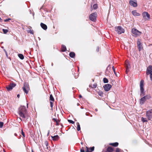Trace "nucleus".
<instances>
[{"label": "nucleus", "mask_w": 152, "mask_h": 152, "mask_svg": "<svg viewBox=\"0 0 152 152\" xmlns=\"http://www.w3.org/2000/svg\"><path fill=\"white\" fill-rule=\"evenodd\" d=\"M27 112L25 106H21L19 108L18 114L20 117L22 118V119L21 118H19L20 121L22 120H24L26 118V119L28 118V116L27 115Z\"/></svg>", "instance_id": "f257e3e1"}, {"label": "nucleus", "mask_w": 152, "mask_h": 152, "mask_svg": "<svg viewBox=\"0 0 152 152\" xmlns=\"http://www.w3.org/2000/svg\"><path fill=\"white\" fill-rule=\"evenodd\" d=\"M144 81L142 80L140 82V96L141 97L145 95V91L144 89Z\"/></svg>", "instance_id": "f03ea898"}, {"label": "nucleus", "mask_w": 152, "mask_h": 152, "mask_svg": "<svg viewBox=\"0 0 152 152\" xmlns=\"http://www.w3.org/2000/svg\"><path fill=\"white\" fill-rule=\"evenodd\" d=\"M151 98V96L150 94L147 95L141 98L140 100V104L141 105H142L147 100Z\"/></svg>", "instance_id": "7ed1b4c3"}, {"label": "nucleus", "mask_w": 152, "mask_h": 152, "mask_svg": "<svg viewBox=\"0 0 152 152\" xmlns=\"http://www.w3.org/2000/svg\"><path fill=\"white\" fill-rule=\"evenodd\" d=\"M115 31L119 34H121L124 32V29L120 26L116 27L115 28Z\"/></svg>", "instance_id": "20e7f679"}, {"label": "nucleus", "mask_w": 152, "mask_h": 152, "mask_svg": "<svg viewBox=\"0 0 152 152\" xmlns=\"http://www.w3.org/2000/svg\"><path fill=\"white\" fill-rule=\"evenodd\" d=\"M97 14L96 12L91 14L89 16V19L93 21H95L96 20Z\"/></svg>", "instance_id": "39448f33"}, {"label": "nucleus", "mask_w": 152, "mask_h": 152, "mask_svg": "<svg viewBox=\"0 0 152 152\" xmlns=\"http://www.w3.org/2000/svg\"><path fill=\"white\" fill-rule=\"evenodd\" d=\"M137 47L139 51L142 50L143 49L142 44L141 42V41L140 39H138L137 40Z\"/></svg>", "instance_id": "423d86ee"}, {"label": "nucleus", "mask_w": 152, "mask_h": 152, "mask_svg": "<svg viewBox=\"0 0 152 152\" xmlns=\"http://www.w3.org/2000/svg\"><path fill=\"white\" fill-rule=\"evenodd\" d=\"M142 16L143 18L146 20H149L150 18V15L148 13L146 12H144L142 13Z\"/></svg>", "instance_id": "0eeeda50"}, {"label": "nucleus", "mask_w": 152, "mask_h": 152, "mask_svg": "<svg viewBox=\"0 0 152 152\" xmlns=\"http://www.w3.org/2000/svg\"><path fill=\"white\" fill-rule=\"evenodd\" d=\"M132 32L133 34L136 36H140L141 34L140 31H138L137 29L134 28H133L132 30Z\"/></svg>", "instance_id": "6e6552de"}, {"label": "nucleus", "mask_w": 152, "mask_h": 152, "mask_svg": "<svg viewBox=\"0 0 152 152\" xmlns=\"http://www.w3.org/2000/svg\"><path fill=\"white\" fill-rule=\"evenodd\" d=\"M146 116L148 120H150L152 118V109L146 111Z\"/></svg>", "instance_id": "1a4fd4ad"}, {"label": "nucleus", "mask_w": 152, "mask_h": 152, "mask_svg": "<svg viewBox=\"0 0 152 152\" xmlns=\"http://www.w3.org/2000/svg\"><path fill=\"white\" fill-rule=\"evenodd\" d=\"M16 84L13 83H10L9 86L6 87V88L8 91L12 90L13 88L15 86Z\"/></svg>", "instance_id": "9d476101"}, {"label": "nucleus", "mask_w": 152, "mask_h": 152, "mask_svg": "<svg viewBox=\"0 0 152 152\" xmlns=\"http://www.w3.org/2000/svg\"><path fill=\"white\" fill-rule=\"evenodd\" d=\"M152 73V66L150 65L147 68L146 74L147 75Z\"/></svg>", "instance_id": "9b49d317"}, {"label": "nucleus", "mask_w": 152, "mask_h": 152, "mask_svg": "<svg viewBox=\"0 0 152 152\" xmlns=\"http://www.w3.org/2000/svg\"><path fill=\"white\" fill-rule=\"evenodd\" d=\"M111 87V85L109 84H105L104 86V89L106 91H109Z\"/></svg>", "instance_id": "f8f14e48"}, {"label": "nucleus", "mask_w": 152, "mask_h": 152, "mask_svg": "<svg viewBox=\"0 0 152 152\" xmlns=\"http://www.w3.org/2000/svg\"><path fill=\"white\" fill-rule=\"evenodd\" d=\"M129 3L131 6L133 7H136L137 6V2L136 0H135V1L132 0H130L129 1Z\"/></svg>", "instance_id": "ddd939ff"}, {"label": "nucleus", "mask_w": 152, "mask_h": 152, "mask_svg": "<svg viewBox=\"0 0 152 152\" xmlns=\"http://www.w3.org/2000/svg\"><path fill=\"white\" fill-rule=\"evenodd\" d=\"M132 14L134 16H139L140 14L139 13L137 12L136 10H134L132 11Z\"/></svg>", "instance_id": "4468645a"}, {"label": "nucleus", "mask_w": 152, "mask_h": 152, "mask_svg": "<svg viewBox=\"0 0 152 152\" xmlns=\"http://www.w3.org/2000/svg\"><path fill=\"white\" fill-rule=\"evenodd\" d=\"M52 140L54 141H56L58 140L59 138V137L58 135L53 136H51Z\"/></svg>", "instance_id": "2eb2a0df"}, {"label": "nucleus", "mask_w": 152, "mask_h": 152, "mask_svg": "<svg viewBox=\"0 0 152 152\" xmlns=\"http://www.w3.org/2000/svg\"><path fill=\"white\" fill-rule=\"evenodd\" d=\"M40 26L44 30H46L47 29V25L42 23H41Z\"/></svg>", "instance_id": "dca6fc26"}, {"label": "nucleus", "mask_w": 152, "mask_h": 152, "mask_svg": "<svg viewBox=\"0 0 152 152\" xmlns=\"http://www.w3.org/2000/svg\"><path fill=\"white\" fill-rule=\"evenodd\" d=\"M113 149L111 147H108L107 150L106 152H113Z\"/></svg>", "instance_id": "f3484780"}, {"label": "nucleus", "mask_w": 152, "mask_h": 152, "mask_svg": "<svg viewBox=\"0 0 152 152\" xmlns=\"http://www.w3.org/2000/svg\"><path fill=\"white\" fill-rule=\"evenodd\" d=\"M69 56L72 58H74L75 56V54L73 52H71L69 54Z\"/></svg>", "instance_id": "a211bd4d"}, {"label": "nucleus", "mask_w": 152, "mask_h": 152, "mask_svg": "<svg viewBox=\"0 0 152 152\" xmlns=\"http://www.w3.org/2000/svg\"><path fill=\"white\" fill-rule=\"evenodd\" d=\"M61 50L62 52H65L66 50V47L63 45H62Z\"/></svg>", "instance_id": "6ab92c4d"}, {"label": "nucleus", "mask_w": 152, "mask_h": 152, "mask_svg": "<svg viewBox=\"0 0 152 152\" xmlns=\"http://www.w3.org/2000/svg\"><path fill=\"white\" fill-rule=\"evenodd\" d=\"M110 145H111L114 147H116L118 145V143L117 142H115V143H111L110 144Z\"/></svg>", "instance_id": "aec40b11"}, {"label": "nucleus", "mask_w": 152, "mask_h": 152, "mask_svg": "<svg viewBox=\"0 0 152 152\" xmlns=\"http://www.w3.org/2000/svg\"><path fill=\"white\" fill-rule=\"evenodd\" d=\"M23 89L24 91L25 92L26 94L28 93L29 89H27V88H26L25 87H23Z\"/></svg>", "instance_id": "412c9836"}, {"label": "nucleus", "mask_w": 152, "mask_h": 152, "mask_svg": "<svg viewBox=\"0 0 152 152\" xmlns=\"http://www.w3.org/2000/svg\"><path fill=\"white\" fill-rule=\"evenodd\" d=\"M18 56L21 59L23 60L24 58V57L23 55L21 54H18Z\"/></svg>", "instance_id": "4be33fe9"}, {"label": "nucleus", "mask_w": 152, "mask_h": 152, "mask_svg": "<svg viewBox=\"0 0 152 152\" xmlns=\"http://www.w3.org/2000/svg\"><path fill=\"white\" fill-rule=\"evenodd\" d=\"M76 125L77 126V130L78 131H79L80 130V124L79 123L77 122L76 123Z\"/></svg>", "instance_id": "5701e85b"}, {"label": "nucleus", "mask_w": 152, "mask_h": 152, "mask_svg": "<svg viewBox=\"0 0 152 152\" xmlns=\"http://www.w3.org/2000/svg\"><path fill=\"white\" fill-rule=\"evenodd\" d=\"M27 31L28 33H30L31 34H34L33 31V30H31L30 28H28V29L27 30Z\"/></svg>", "instance_id": "b1692460"}, {"label": "nucleus", "mask_w": 152, "mask_h": 152, "mask_svg": "<svg viewBox=\"0 0 152 152\" xmlns=\"http://www.w3.org/2000/svg\"><path fill=\"white\" fill-rule=\"evenodd\" d=\"M28 87H29V85L28 83H24L23 87H25L26 88H27L28 89H29Z\"/></svg>", "instance_id": "393cba45"}, {"label": "nucleus", "mask_w": 152, "mask_h": 152, "mask_svg": "<svg viewBox=\"0 0 152 152\" xmlns=\"http://www.w3.org/2000/svg\"><path fill=\"white\" fill-rule=\"evenodd\" d=\"M44 144L45 145V148H46L47 149H48V142L47 141H45L44 142Z\"/></svg>", "instance_id": "a878e982"}, {"label": "nucleus", "mask_w": 152, "mask_h": 152, "mask_svg": "<svg viewBox=\"0 0 152 152\" xmlns=\"http://www.w3.org/2000/svg\"><path fill=\"white\" fill-rule=\"evenodd\" d=\"M103 82L104 83H107L108 82V79L106 78H104L103 79Z\"/></svg>", "instance_id": "bb28decb"}, {"label": "nucleus", "mask_w": 152, "mask_h": 152, "mask_svg": "<svg viewBox=\"0 0 152 152\" xmlns=\"http://www.w3.org/2000/svg\"><path fill=\"white\" fill-rule=\"evenodd\" d=\"M98 94L99 95L101 96H103V93L102 91H99L98 92Z\"/></svg>", "instance_id": "cd10ccee"}, {"label": "nucleus", "mask_w": 152, "mask_h": 152, "mask_svg": "<svg viewBox=\"0 0 152 152\" xmlns=\"http://www.w3.org/2000/svg\"><path fill=\"white\" fill-rule=\"evenodd\" d=\"M141 120L143 123L147 122V120H146V118H144L143 117L141 118Z\"/></svg>", "instance_id": "c85d7f7f"}, {"label": "nucleus", "mask_w": 152, "mask_h": 152, "mask_svg": "<svg viewBox=\"0 0 152 152\" xmlns=\"http://www.w3.org/2000/svg\"><path fill=\"white\" fill-rule=\"evenodd\" d=\"M50 99L51 101H54V99L53 98V97L52 94H50Z\"/></svg>", "instance_id": "c756f323"}, {"label": "nucleus", "mask_w": 152, "mask_h": 152, "mask_svg": "<svg viewBox=\"0 0 152 152\" xmlns=\"http://www.w3.org/2000/svg\"><path fill=\"white\" fill-rule=\"evenodd\" d=\"M3 31L4 33L5 34H6L8 32V30L7 29H3Z\"/></svg>", "instance_id": "7c9ffc66"}, {"label": "nucleus", "mask_w": 152, "mask_h": 152, "mask_svg": "<svg viewBox=\"0 0 152 152\" xmlns=\"http://www.w3.org/2000/svg\"><path fill=\"white\" fill-rule=\"evenodd\" d=\"M93 8L94 9H96L97 8V5L96 4H94L93 6Z\"/></svg>", "instance_id": "2f4dec72"}, {"label": "nucleus", "mask_w": 152, "mask_h": 152, "mask_svg": "<svg viewBox=\"0 0 152 152\" xmlns=\"http://www.w3.org/2000/svg\"><path fill=\"white\" fill-rule=\"evenodd\" d=\"M86 151L85 152H91L90 151V148H88L87 147H86Z\"/></svg>", "instance_id": "473e14b6"}, {"label": "nucleus", "mask_w": 152, "mask_h": 152, "mask_svg": "<svg viewBox=\"0 0 152 152\" xmlns=\"http://www.w3.org/2000/svg\"><path fill=\"white\" fill-rule=\"evenodd\" d=\"M4 124V123L2 122H0V128H1L2 127Z\"/></svg>", "instance_id": "72a5a7b5"}, {"label": "nucleus", "mask_w": 152, "mask_h": 152, "mask_svg": "<svg viewBox=\"0 0 152 152\" xmlns=\"http://www.w3.org/2000/svg\"><path fill=\"white\" fill-rule=\"evenodd\" d=\"M68 121L70 123L74 124V122L73 121L71 120H68Z\"/></svg>", "instance_id": "f704fd0d"}, {"label": "nucleus", "mask_w": 152, "mask_h": 152, "mask_svg": "<svg viewBox=\"0 0 152 152\" xmlns=\"http://www.w3.org/2000/svg\"><path fill=\"white\" fill-rule=\"evenodd\" d=\"M90 148V149L91 150V151H93L94 150V146L91 147Z\"/></svg>", "instance_id": "c9c22d12"}, {"label": "nucleus", "mask_w": 152, "mask_h": 152, "mask_svg": "<svg viewBox=\"0 0 152 152\" xmlns=\"http://www.w3.org/2000/svg\"><path fill=\"white\" fill-rule=\"evenodd\" d=\"M97 86L96 83H94L93 86V87H92V88H95Z\"/></svg>", "instance_id": "e433bc0d"}, {"label": "nucleus", "mask_w": 152, "mask_h": 152, "mask_svg": "<svg viewBox=\"0 0 152 152\" xmlns=\"http://www.w3.org/2000/svg\"><path fill=\"white\" fill-rule=\"evenodd\" d=\"M112 68H113V72H114V74L116 75V72L115 71V69L114 68V67L113 66H112Z\"/></svg>", "instance_id": "4c0bfd02"}, {"label": "nucleus", "mask_w": 152, "mask_h": 152, "mask_svg": "<svg viewBox=\"0 0 152 152\" xmlns=\"http://www.w3.org/2000/svg\"><path fill=\"white\" fill-rule=\"evenodd\" d=\"M21 134H22V135L24 137H25V135L24 132L23 131V129H22V130H21Z\"/></svg>", "instance_id": "58836bf2"}, {"label": "nucleus", "mask_w": 152, "mask_h": 152, "mask_svg": "<svg viewBox=\"0 0 152 152\" xmlns=\"http://www.w3.org/2000/svg\"><path fill=\"white\" fill-rule=\"evenodd\" d=\"M50 106L52 108V109L53 106V102H50Z\"/></svg>", "instance_id": "ea45409f"}, {"label": "nucleus", "mask_w": 152, "mask_h": 152, "mask_svg": "<svg viewBox=\"0 0 152 152\" xmlns=\"http://www.w3.org/2000/svg\"><path fill=\"white\" fill-rule=\"evenodd\" d=\"M11 20V19L10 18H8V19H6L5 20H4V21L6 22H7V21H9V20Z\"/></svg>", "instance_id": "a19ab883"}, {"label": "nucleus", "mask_w": 152, "mask_h": 152, "mask_svg": "<svg viewBox=\"0 0 152 152\" xmlns=\"http://www.w3.org/2000/svg\"><path fill=\"white\" fill-rule=\"evenodd\" d=\"M150 75L151 80L152 81V73Z\"/></svg>", "instance_id": "79ce46f5"}, {"label": "nucleus", "mask_w": 152, "mask_h": 152, "mask_svg": "<svg viewBox=\"0 0 152 152\" xmlns=\"http://www.w3.org/2000/svg\"><path fill=\"white\" fill-rule=\"evenodd\" d=\"M80 152H85V150L83 149H81L80 150Z\"/></svg>", "instance_id": "37998d69"}, {"label": "nucleus", "mask_w": 152, "mask_h": 152, "mask_svg": "<svg viewBox=\"0 0 152 152\" xmlns=\"http://www.w3.org/2000/svg\"><path fill=\"white\" fill-rule=\"evenodd\" d=\"M4 50V52H5V54H6V56H8V55H7V51H6V50Z\"/></svg>", "instance_id": "c03bdc74"}, {"label": "nucleus", "mask_w": 152, "mask_h": 152, "mask_svg": "<svg viewBox=\"0 0 152 152\" xmlns=\"http://www.w3.org/2000/svg\"><path fill=\"white\" fill-rule=\"evenodd\" d=\"M50 131L48 130V133L47 134V136H49V134H50Z\"/></svg>", "instance_id": "a18cd8bd"}, {"label": "nucleus", "mask_w": 152, "mask_h": 152, "mask_svg": "<svg viewBox=\"0 0 152 152\" xmlns=\"http://www.w3.org/2000/svg\"><path fill=\"white\" fill-rule=\"evenodd\" d=\"M99 47H97V49H96V51H97V52H98L99 51Z\"/></svg>", "instance_id": "49530a36"}, {"label": "nucleus", "mask_w": 152, "mask_h": 152, "mask_svg": "<svg viewBox=\"0 0 152 152\" xmlns=\"http://www.w3.org/2000/svg\"><path fill=\"white\" fill-rule=\"evenodd\" d=\"M59 122V121H58V122H56V125H59V124H58V122Z\"/></svg>", "instance_id": "de8ad7c7"}, {"label": "nucleus", "mask_w": 152, "mask_h": 152, "mask_svg": "<svg viewBox=\"0 0 152 152\" xmlns=\"http://www.w3.org/2000/svg\"><path fill=\"white\" fill-rule=\"evenodd\" d=\"M53 120H54V121H56V120L57 119L56 118H53Z\"/></svg>", "instance_id": "09e8293b"}, {"label": "nucleus", "mask_w": 152, "mask_h": 152, "mask_svg": "<svg viewBox=\"0 0 152 152\" xmlns=\"http://www.w3.org/2000/svg\"><path fill=\"white\" fill-rule=\"evenodd\" d=\"M17 96L19 98L20 97L19 94H18Z\"/></svg>", "instance_id": "8fccbe9b"}, {"label": "nucleus", "mask_w": 152, "mask_h": 152, "mask_svg": "<svg viewBox=\"0 0 152 152\" xmlns=\"http://www.w3.org/2000/svg\"><path fill=\"white\" fill-rule=\"evenodd\" d=\"M79 97H80V98H81V97H82V96L81 95H80L79 96Z\"/></svg>", "instance_id": "3c124183"}, {"label": "nucleus", "mask_w": 152, "mask_h": 152, "mask_svg": "<svg viewBox=\"0 0 152 152\" xmlns=\"http://www.w3.org/2000/svg\"><path fill=\"white\" fill-rule=\"evenodd\" d=\"M28 103H27V108H28Z\"/></svg>", "instance_id": "603ef678"}, {"label": "nucleus", "mask_w": 152, "mask_h": 152, "mask_svg": "<svg viewBox=\"0 0 152 152\" xmlns=\"http://www.w3.org/2000/svg\"><path fill=\"white\" fill-rule=\"evenodd\" d=\"M51 65H52V66H53V64L52 63L51 64Z\"/></svg>", "instance_id": "864d4df0"}, {"label": "nucleus", "mask_w": 152, "mask_h": 152, "mask_svg": "<svg viewBox=\"0 0 152 152\" xmlns=\"http://www.w3.org/2000/svg\"><path fill=\"white\" fill-rule=\"evenodd\" d=\"M95 110L96 111H97V109H95Z\"/></svg>", "instance_id": "5fc2aeb1"}, {"label": "nucleus", "mask_w": 152, "mask_h": 152, "mask_svg": "<svg viewBox=\"0 0 152 152\" xmlns=\"http://www.w3.org/2000/svg\"><path fill=\"white\" fill-rule=\"evenodd\" d=\"M58 121H57V120H56V121H55V122H58Z\"/></svg>", "instance_id": "6e6d98bb"}, {"label": "nucleus", "mask_w": 152, "mask_h": 152, "mask_svg": "<svg viewBox=\"0 0 152 152\" xmlns=\"http://www.w3.org/2000/svg\"><path fill=\"white\" fill-rule=\"evenodd\" d=\"M31 152H34L32 150Z\"/></svg>", "instance_id": "4d7b16f0"}]
</instances>
